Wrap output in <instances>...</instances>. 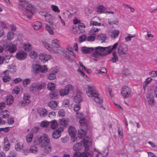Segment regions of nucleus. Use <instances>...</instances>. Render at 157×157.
<instances>
[{"label":"nucleus","instance_id":"nucleus-1","mask_svg":"<svg viewBox=\"0 0 157 157\" xmlns=\"http://www.w3.org/2000/svg\"><path fill=\"white\" fill-rule=\"evenodd\" d=\"M118 42L114 44L112 46L108 47H102L98 46L94 48V52L92 53V56L95 58H98L101 56H103L107 53H110L113 50H115L118 45Z\"/></svg>","mask_w":157,"mask_h":157},{"label":"nucleus","instance_id":"nucleus-2","mask_svg":"<svg viewBox=\"0 0 157 157\" xmlns=\"http://www.w3.org/2000/svg\"><path fill=\"white\" fill-rule=\"evenodd\" d=\"M83 144L84 151L82 153L76 152L74 154L73 157H91V154L87 152L89 151V147L92 144V142L90 138L86 137L83 139Z\"/></svg>","mask_w":157,"mask_h":157},{"label":"nucleus","instance_id":"nucleus-3","mask_svg":"<svg viewBox=\"0 0 157 157\" xmlns=\"http://www.w3.org/2000/svg\"><path fill=\"white\" fill-rule=\"evenodd\" d=\"M87 95L89 97H94V101L100 104L103 102V99L98 93L95 87L93 86H88Z\"/></svg>","mask_w":157,"mask_h":157},{"label":"nucleus","instance_id":"nucleus-4","mask_svg":"<svg viewBox=\"0 0 157 157\" xmlns=\"http://www.w3.org/2000/svg\"><path fill=\"white\" fill-rule=\"evenodd\" d=\"M39 144L42 147H45L44 152L46 153L50 152L52 148L50 146H48L50 144V139L48 136L46 134H44L41 136L39 140Z\"/></svg>","mask_w":157,"mask_h":157},{"label":"nucleus","instance_id":"nucleus-5","mask_svg":"<svg viewBox=\"0 0 157 157\" xmlns=\"http://www.w3.org/2000/svg\"><path fill=\"white\" fill-rule=\"evenodd\" d=\"M128 48L127 45L123 43H121L117 48V52L120 57L124 58L128 53Z\"/></svg>","mask_w":157,"mask_h":157},{"label":"nucleus","instance_id":"nucleus-6","mask_svg":"<svg viewBox=\"0 0 157 157\" xmlns=\"http://www.w3.org/2000/svg\"><path fill=\"white\" fill-rule=\"evenodd\" d=\"M34 7L30 4H28L26 10L22 13V16L24 18L30 19L33 14Z\"/></svg>","mask_w":157,"mask_h":157},{"label":"nucleus","instance_id":"nucleus-7","mask_svg":"<svg viewBox=\"0 0 157 157\" xmlns=\"http://www.w3.org/2000/svg\"><path fill=\"white\" fill-rule=\"evenodd\" d=\"M33 71L34 73H45L47 71L48 69L45 65L40 66L38 64H34L33 67Z\"/></svg>","mask_w":157,"mask_h":157},{"label":"nucleus","instance_id":"nucleus-8","mask_svg":"<svg viewBox=\"0 0 157 157\" xmlns=\"http://www.w3.org/2000/svg\"><path fill=\"white\" fill-rule=\"evenodd\" d=\"M131 92V89L126 86H123L121 90V94L124 98H128L130 96Z\"/></svg>","mask_w":157,"mask_h":157},{"label":"nucleus","instance_id":"nucleus-9","mask_svg":"<svg viewBox=\"0 0 157 157\" xmlns=\"http://www.w3.org/2000/svg\"><path fill=\"white\" fill-rule=\"evenodd\" d=\"M68 131L71 136L73 138V139L72 140V141H75L76 140H75L77 139V138L75 139L76 132V130L75 128L74 127L70 126L68 128Z\"/></svg>","mask_w":157,"mask_h":157},{"label":"nucleus","instance_id":"nucleus-10","mask_svg":"<svg viewBox=\"0 0 157 157\" xmlns=\"http://www.w3.org/2000/svg\"><path fill=\"white\" fill-rule=\"evenodd\" d=\"M27 53L24 51H19L16 54V57L19 60H23L26 57Z\"/></svg>","mask_w":157,"mask_h":157},{"label":"nucleus","instance_id":"nucleus-11","mask_svg":"<svg viewBox=\"0 0 157 157\" xmlns=\"http://www.w3.org/2000/svg\"><path fill=\"white\" fill-rule=\"evenodd\" d=\"M39 58L41 62L45 63L48 60L50 59L51 58V56L50 55H47L44 53L40 54Z\"/></svg>","mask_w":157,"mask_h":157},{"label":"nucleus","instance_id":"nucleus-12","mask_svg":"<svg viewBox=\"0 0 157 157\" xmlns=\"http://www.w3.org/2000/svg\"><path fill=\"white\" fill-rule=\"evenodd\" d=\"M63 130V128L60 127L56 130H54L52 134L53 138L57 139L60 136L61 132Z\"/></svg>","mask_w":157,"mask_h":157},{"label":"nucleus","instance_id":"nucleus-13","mask_svg":"<svg viewBox=\"0 0 157 157\" xmlns=\"http://www.w3.org/2000/svg\"><path fill=\"white\" fill-rule=\"evenodd\" d=\"M30 97L27 94H24L23 97V100L20 102L21 105L22 106H24L28 105L30 102Z\"/></svg>","mask_w":157,"mask_h":157},{"label":"nucleus","instance_id":"nucleus-14","mask_svg":"<svg viewBox=\"0 0 157 157\" xmlns=\"http://www.w3.org/2000/svg\"><path fill=\"white\" fill-rule=\"evenodd\" d=\"M16 46V45L11 43L7 46V49L11 53H14L17 50Z\"/></svg>","mask_w":157,"mask_h":157},{"label":"nucleus","instance_id":"nucleus-15","mask_svg":"<svg viewBox=\"0 0 157 157\" xmlns=\"http://www.w3.org/2000/svg\"><path fill=\"white\" fill-rule=\"evenodd\" d=\"M147 100L149 104L152 105L155 104L154 97L151 93L148 94L146 96Z\"/></svg>","mask_w":157,"mask_h":157},{"label":"nucleus","instance_id":"nucleus-16","mask_svg":"<svg viewBox=\"0 0 157 157\" xmlns=\"http://www.w3.org/2000/svg\"><path fill=\"white\" fill-rule=\"evenodd\" d=\"M43 44L44 47L49 51L51 52H56V53H59V50L55 52L53 48L52 47L50 44L46 41H43L42 42Z\"/></svg>","mask_w":157,"mask_h":157},{"label":"nucleus","instance_id":"nucleus-17","mask_svg":"<svg viewBox=\"0 0 157 157\" xmlns=\"http://www.w3.org/2000/svg\"><path fill=\"white\" fill-rule=\"evenodd\" d=\"M58 105V103L57 102L53 101H51L48 104V106L53 110L59 109V107Z\"/></svg>","mask_w":157,"mask_h":157},{"label":"nucleus","instance_id":"nucleus-18","mask_svg":"<svg viewBox=\"0 0 157 157\" xmlns=\"http://www.w3.org/2000/svg\"><path fill=\"white\" fill-rule=\"evenodd\" d=\"M57 72V71L56 69H55L52 71L51 73L48 75V79L50 80L55 79L56 78V74Z\"/></svg>","mask_w":157,"mask_h":157},{"label":"nucleus","instance_id":"nucleus-19","mask_svg":"<svg viewBox=\"0 0 157 157\" xmlns=\"http://www.w3.org/2000/svg\"><path fill=\"white\" fill-rule=\"evenodd\" d=\"M94 48L92 47H83L81 48V50L84 53L87 54L92 52L94 51Z\"/></svg>","mask_w":157,"mask_h":157},{"label":"nucleus","instance_id":"nucleus-20","mask_svg":"<svg viewBox=\"0 0 157 157\" xmlns=\"http://www.w3.org/2000/svg\"><path fill=\"white\" fill-rule=\"evenodd\" d=\"M38 84L36 83H33L30 85L29 90L33 93H36L39 90L38 89Z\"/></svg>","mask_w":157,"mask_h":157},{"label":"nucleus","instance_id":"nucleus-21","mask_svg":"<svg viewBox=\"0 0 157 157\" xmlns=\"http://www.w3.org/2000/svg\"><path fill=\"white\" fill-rule=\"evenodd\" d=\"M3 143L4 146L3 147V149L5 151H7L10 149V144L7 138H6L4 139Z\"/></svg>","mask_w":157,"mask_h":157},{"label":"nucleus","instance_id":"nucleus-22","mask_svg":"<svg viewBox=\"0 0 157 157\" xmlns=\"http://www.w3.org/2000/svg\"><path fill=\"white\" fill-rule=\"evenodd\" d=\"M83 140L82 141V143L83 144ZM83 147H84L83 146V145H82V144L80 143H77L76 144L73 146V150L75 151H78L81 150L82 148Z\"/></svg>","mask_w":157,"mask_h":157},{"label":"nucleus","instance_id":"nucleus-23","mask_svg":"<svg viewBox=\"0 0 157 157\" xmlns=\"http://www.w3.org/2000/svg\"><path fill=\"white\" fill-rule=\"evenodd\" d=\"M45 18V20L49 23L50 25L51 26L53 25V21H52L53 18L51 15L48 13Z\"/></svg>","mask_w":157,"mask_h":157},{"label":"nucleus","instance_id":"nucleus-24","mask_svg":"<svg viewBox=\"0 0 157 157\" xmlns=\"http://www.w3.org/2000/svg\"><path fill=\"white\" fill-rule=\"evenodd\" d=\"M14 100V97L11 95L7 96L6 98V102L8 105H10L12 104Z\"/></svg>","mask_w":157,"mask_h":157},{"label":"nucleus","instance_id":"nucleus-25","mask_svg":"<svg viewBox=\"0 0 157 157\" xmlns=\"http://www.w3.org/2000/svg\"><path fill=\"white\" fill-rule=\"evenodd\" d=\"M118 59L119 57L117 54L116 52V51H113L111 61L113 63H115L118 61Z\"/></svg>","mask_w":157,"mask_h":157},{"label":"nucleus","instance_id":"nucleus-26","mask_svg":"<svg viewBox=\"0 0 157 157\" xmlns=\"http://www.w3.org/2000/svg\"><path fill=\"white\" fill-rule=\"evenodd\" d=\"M0 116L4 118H7L9 117V112L7 110H2L0 112Z\"/></svg>","mask_w":157,"mask_h":157},{"label":"nucleus","instance_id":"nucleus-27","mask_svg":"<svg viewBox=\"0 0 157 157\" xmlns=\"http://www.w3.org/2000/svg\"><path fill=\"white\" fill-rule=\"evenodd\" d=\"M42 26L41 23L40 21H36L33 23V27L36 30H38L40 29Z\"/></svg>","mask_w":157,"mask_h":157},{"label":"nucleus","instance_id":"nucleus-28","mask_svg":"<svg viewBox=\"0 0 157 157\" xmlns=\"http://www.w3.org/2000/svg\"><path fill=\"white\" fill-rule=\"evenodd\" d=\"M51 129H54L57 128L58 126V124L56 121L55 120L49 122V124Z\"/></svg>","mask_w":157,"mask_h":157},{"label":"nucleus","instance_id":"nucleus-29","mask_svg":"<svg viewBox=\"0 0 157 157\" xmlns=\"http://www.w3.org/2000/svg\"><path fill=\"white\" fill-rule=\"evenodd\" d=\"M39 113L41 117H44L47 115L48 111L46 109L43 108L39 111Z\"/></svg>","mask_w":157,"mask_h":157},{"label":"nucleus","instance_id":"nucleus-30","mask_svg":"<svg viewBox=\"0 0 157 157\" xmlns=\"http://www.w3.org/2000/svg\"><path fill=\"white\" fill-rule=\"evenodd\" d=\"M86 135V132L83 129H79L78 131V136L79 138H82Z\"/></svg>","mask_w":157,"mask_h":157},{"label":"nucleus","instance_id":"nucleus-31","mask_svg":"<svg viewBox=\"0 0 157 157\" xmlns=\"http://www.w3.org/2000/svg\"><path fill=\"white\" fill-rule=\"evenodd\" d=\"M88 153L91 154V157H99V155H101V153L95 149H94L93 151Z\"/></svg>","mask_w":157,"mask_h":157},{"label":"nucleus","instance_id":"nucleus-32","mask_svg":"<svg viewBox=\"0 0 157 157\" xmlns=\"http://www.w3.org/2000/svg\"><path fill=\"white\" fill-rule=\"evenodd\" d=\"M106 38V35L104 34H101L98 36L97 39L101 41V43L104 42Z\"/></svg>","mask_w":157,"mask_h":157},{"label":"nucleus","instance_id":"nucleus-33","mask_svg":"<svg viewBox=\"0 0 157 157\" xmlns=\"http://www.w3.org/2000/svg\"><path fill=\"white\" fill-rule=\"evenodd\" d=\"M28 4V2L26 1L18 4V6L19 9L22 10L26 8V7Z\"/></svg>","mask_w":157,"mask_h":157},{"label":"nucleus","instance_id":"nucleus-34","mask_svg":"<svg viewBox=\"0 0 157 157\" xmlns=\"http://www.w3.org/2000/svg\"><path fill=\"white\" fill-rule=\"evenodd\" d=\"M120 33V31L117 30H113L111 34L112 38H116L117 37Z\"/></svg>","mask_w":157,"mask_h":157},{"label":"nucleus","instance_id":"nucleus-35","mask_svg":"<svg viewBox=\"0 0 157 157\" xmlns=\"http://www.w3.org/2000/svg\"><path fill=\"white\" fill-rule=\"evenodd\" d=\"M52 43L54 47L59 48L60 46L59 45V41L57 39H54L52 40Z\"/></svg>","mask_w":157,"mask_h":157},{"label":"nucleus","instance_id":"nucleus-36","mask_svg":"<svg viewBox=\"0 0 157 157\" xmlns=\"http://www.w3.org/2000/svg\"><path fill=\"white\" fill-rule=\"evenodd\" d=\"M33 137V131H31L27 135L26 139L27 141L29 143L31 141Z\"/></svg>","mask_w":157,"mask_h":157},{"label":"nucleus","instance_id":"nucleus-37","mask_svg":"<svg viewBox=\"0 0 157 157\" xmlns=\"http://www.w3.org/2000/svg\"><path fill=\"white\" fill-rule=\"evenodd\" d=\"M100 30V29L93 27L89 32V33L90 35H94L96 36V33L98 32Z\"/></svg>","mask_w":157,"mask_h":157},{"label":"nucleus","instance_id":"nucleus-38","mask_svg":"<svg viewBox=\"0 0 157 157\" xmlns=\"http://www.w3.org/2000/svg\"><path fill=\"white\" fill-rule=\"evenodd\" d=\"M23 48L26 51H30L32 49V46L29 43L24 44Z\"/></svg>","mask_w":157,"mask_h":157},{"label":"nucleus","instance_id":"nucleus-39","mask_svg":"<svg viewBox=\"0 0 157 157\" xmlns=\"http://www.w3.org/2000/svg\"><path fill=\"white\" fill-rule=\"evenodd\" d=\"M81 126L86 127L87 124V121L85 118L80 119L79 121Z\"/></svg>","mask_w":157,"mask_h":157},{"label":"nucleus","instance_id":"nucleus-40","mask_svg":"<svg viewBox=\"0 0 157 157\" xmlns=\"http://www.w3.org/2000/svg\"><path fill=\"white\" fill-rule=\"evenodd\" d=\"M60 123L62 125L65 126V125L68 124L69 123V121L67 119H65V118H63L60 120Z\"/></svg>","mask_w":157,"mask_h":157},{"label":"nucleus","instance_id":"nucleus-41","mask_svg":"<svg viewBox=\"0 0 157 157\" xmlns=\"http://www.w3.org/2000/svg\"><path fill=\"white\" fill-rule=\"evenodd\" d=\"M82 96L81 95H78L75 96L74 98V101L76 103H79L82 100Z\"/></svg>","mask_w":157,"mask_h":157},{"label":"nucleus","instance_id":"nucleus-42","mask_svg":"<svg viewBox=\"0 0 157 157\" xmlns=\"http://www.w3.org/2000/svg\"><path fill=\"white\" fill-rule=\"evenodd\" d=\"M45 28L50 34L53 35L54 34V32L53 29L48 25L45 24Z\"/></svg>","mask_w":157,"mask_h":157},{"label":"nucleus","instance_id":"nucleus-43","mask_svg":"<svg viewBox=\"0 0 157 157\" xmlns=\"http://www.w3.org/2000/svg\"><path fill=\"white\" fill-rule=\"evenodd\" d=\"M152 80V78L151 77H148L146 78L143 83V86L144 89H145V87L147 85L151 82Z\"/></svg>","mask_w":157,"mask_h":157},{"label":"nucleus","instance_id":"nucleus-44","mask_svg":"<svg viewBox=\"0 0 157 157\" xmlns=\"http://www.w3.org/2000/svg\"><path fill=\"white\" fill-rule=\"evenodd\" d=\"M47 88L50 90H54L55 88V84L53 83H49L48 84Z\"/></svg>","mask_w":157,"mask_h":157},{"label":"nucleus","instance_id":"nucleus-45","mask_svg":"<svg viewBox=\"0 0 157 157\" xmlns=\"http://www.w3.org/2000/svg\"><path fill=\"white\" fill-rule=\"evenodd\" d=\"M14 35L13 32L11 31H9L8 32L7 35V39L8 40H12L14 37Z\"/></svg>","mask_w":157,"mask_h":157},{"label":"nucleus","instance_id":"nucleus-46","mask_svg":"<svg viewBox=\"0 0 157 157\" xmlns=\"http://www.w3.org/2000/svg\"><path fill=\"white\" fill-rule=\"evenodd\" d=\"M65 88L67 91L68 94L70 91L73 90L74 87L72 85L68 84L65 87Z\"/></svg>","mask_w":157,"mask_h":157},{"label":"nucleus","instance_id":"nucleus-47","mask_svg":"<svg viewBox=\"0 0 157 157\" xmlns=\"http://www.w3.org/2000/svg\"><path fill=\"white\" fill-rule=\"evenodd\" d=\"M107 72L106 69L104 67H102L101 69L97 70L95 71L96 73H106Z\"/></svg>","mask_w":157,"mask_h":157},{"label":"nucleus","instance_id":"nucleus-48","mask_svg":"<svg viewBox=\"0 0 157 157\" xmlns=\"http://www.w3.org/2000/svg\"><path fill=\"white\" fill-rule=\"evenodd\" d=\"M59 93L61 96H64L67 95L68 94L65 88L64 89H61L59 90Z\"/></svg>","mask_w":157,"mask_h":157},{"label":"nucleus","instance_id":"nucleus-49","mask_svg":"<svg viewBox=\"0 0 157 157\" xmlns=\"http://www.w3.org/2000/svg\"><path fill=\"white\" fill-rule=\"evenodd\" d=\"M31 80L29 78H27L25 79L23 82V85L25 86L26 87L28 85L30 84Z\"/></svg>","mask_w":157,"mask_h":157},{"label":"nucleus","instance_id":"nucleus-50","mask_svg":"<svg viewBox=\"0 0 157 157\" xmlns=\"http://www.w3.org/2000/svg\"><path fill=\"white\" fill-rule=\"evenodd\" d=\"M97 12L98 13L100 14L102 13H104V7L102 6H100L97 7Z\"/></svg>","mask_w":157,"mask_h":157},{"label":"nucleus","instance_id":"nucleus-51","mask_svg":"<svg viewBox=\"0 0 157 157\" xmlns=\"http://www.w3.org/2000/svg\"><path fill=\"white\" fill-rule=\"evenodd\" d=\"M29 151L31 152L35 153L37 152L38 149L35 146H31L30 148Z\"/></svg>","mask_w":157,"mask_h":157},{"label":"nucleus","instance_id":"nucleus-52","mask_svg":"<svg viewBox=\"0 0 157 157\" xmlns=\"http://www.w3.org/2000/svg\"><path fill=\"white\" fill-rule=\"evenodd\" d=\"M78 29L81 30L80 32H82L84 31V29L85 27V25L83 23H79L78 25Z\"/></svg>","mask_w":157,"mask_h":157},{"label":"nucleus","instance_id":"nucleus-53","mask_svg":"<svg viewBox=\"0 0 157 157\" xmlns=\"http://www.w3.org/2000/svg\"><path fill=\"white\" fill-rule=\"evenodd\" d=\"M118 136L121 139H123V132L122 128H118Z\"/></svg>","mask_w":157,"mask_h":157},{"label":"nucleus","instance_id":"nucleus-54","mask_svg":"<svg viewBox=\"0 0 157 157\" xmlns=\"http://www.w3.org/2000/svg\"><path fill=\"white\" fill-rule=\"evenodd\" d=\"M58 95V92H53L50 94V97L52 99H56L57 98V96Z\"/></svg>","mask_w":157,"mask_h":157},{"label":"nucleus","instance_id":"nucleus-55","mask_svg":"<svg viewBox=\"0 0 157 157\" xmlns=\"http://www.w3.org/2000/svg\"><path fill=\"white\" fill-rule=\"evenodd\" d=\"M38 56V53H37L34 51H32L30 54V57L32 58H34Z\"/></svg>","mask_w":157,"mask_h":157},{"label":"nucleus","instance_id":"nucleus-56","mask_svg":"<svg viewBox=\"0 0 157 157\" xmlns=\"http://www.w3.org/2000/svg\"><path fill=\"white\" fill-rule=\"evenodd\" d=\"M49 125V122L48 121H42L40 123L41 127L45 128L48 126Z\"/></svg>","mask_w":157,"mask_h":157},{"label":"nucleus","instance_id":"nucleus-57","mask_svg":"<svg viewBox=\"0 0 157 157\" xmlns=\"http://www.w3.org/2000/svg\"><path fill=\"white\" fill-rule=\"evenodd\" d=\"M86 39V35L83 34L80 36L79 38V42L81 43L84 41Z\"/></svg>","mask_w":157,"mask_h":157},{"label":"nucleus","instance_id":"nucleus-58","mask_svg":"<svg viewBox=\"0 0 157 157\" xmlns=\"http://www.w3.org/2000/svg\"><path fill=\"white\" fill-rule=\"evenodd\" d=\"M46 86V84L44 82L38 84V90L43 89Z\"/></svg>","mask_w":157,"mask_h":157},{"label":"nucleus","instance_id":"nucleus-59","mask_svg":"<svg viewBox=\"0 0 157 157\" xmlns=\"http://www.w3.org/2000/svg\"><path fill=\"white\" fill-rule=\"evenodd\" d=\"M95 26H101V23H98L97 21H91L90 22V25L91 26L92 25Z\"/></svg>","mask_w":157,"mask_h":157},{"label":"nucleus","instance_id":"nucleus-60","mask_svg":"<svg viewBox=\"0 0 157 157\" xmlns=\"http://www.w3.org/2000/svg\"><path fill=\"white\" fill-rule=\"evenodd\" d=\"M51 7L52 8V10L55 12H56L57 13H59L60 12V10L59 9L58 7L57 6L54 5H52L51 6Z\"/></svg>","mask_w":157,"mask_h":157},{"label":"nucleus","instance_id":"nucleus-61","mask_svg":"<svg viewBox=\"0 0 157 157\" xmlns=\"http://www.w3.org/2000/svg\"><path fill=\"white\" fill-rule=\"evenodd\" d=\"M11 79V77H3L2 78V79L4 82H7L10 81Z\"/></svg>","mask_w":157,"mask_h":157},{"label":"nucleus","instance_id":"nucleus-62","mask_svg":"<svg viewBox=\"0 0 157 157\" xmlns=\"http://www.w3.org/2000/svg\"><path fill=\"white\" fill-rule=\"evenodd\" d=\"M149 75L152 77L157 76V71H152L149 73Z\"/></svg>","mask_w":157,"mask_h":157},{"label":"nucleus","instance_id":"nucleus-63","mask_svg":"<svg viewBox=\"0 0 157 157\" xmlns=\"http://www.w3.org/2000/svg\"><path fill=\"white\" fill-rule=\"evenodd\" d=\"M96 36L94 35L90 36L87 38V40L88 41H93L95 40Z\"/></svg>","mask_w":157,"mask_h":157},{"label":"nucleus","instance_id":"nucleus-64","mask_svg":"<svg viewBox=\"0 0 157 157\" xmlns=\"http://www.w3.org/2000/svg\"><path fill=\"white\" fill-rule=\"evenodd\" d=\"M63 104L65 107H68L69 105V100H64L63 102Z\"/></svg>","mask_w":157,"mask_h":157}]
</instances>
